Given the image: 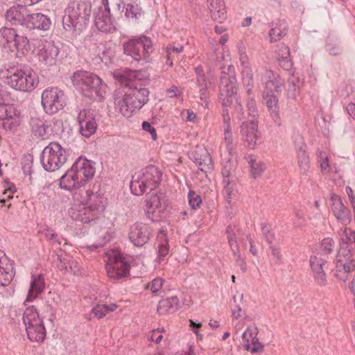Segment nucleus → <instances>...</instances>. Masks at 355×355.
<instances>
[{
  "label": "nucleus",
  "instance_id": "nucleus-4",
  "mask_svg": "<svg viewBox=\"0 0 355 355\" xmlns=\"http://www.w3.org/2000/svg\"><path fill=\"white\" fill-rule=\"evenodd\" d=\"M162 176L158 167L150 165L136 173L130 182V189L136 196H141L148 190L156 189L160 184Z\"/></svg>",
  "mask_w": 355,
  "mask_h": 355
},
{
  "label": "nucleus",
  "instance_id": "nucleus-42",
  "mask_svg": "<svg viewBox=\"0 0 355 355\" xmlns=\"http://www.w3.org/2000/svg\"><path fill=\"white\" fill-rule=\"evenodd\" d=\"M96 52L102 62L106 64H110L114 56V52L111 47L105 46L102 43L96 44Z\"/></svg>",
  "mask_w": 355,
  "mask_h": 355
},
{
  "label": "nucleus",
  "instance_id": "nucleus-26",
  "mask_svg": "<svg viewBox=\"0 0 355 355\" xmlns=\"http://www.w3.org/2000/svg\"><path fill=\"white\" fill-rule=\"evenodd\" d=\"M222 176L223 184V191L229 198L234 190V184L236 176L234 173V167L230 162H227L222 169Z\"/></svg>",
  "mask_w": 355,
  "mask_h": 355
},
{
  "label": "nucleus",
  "instance_id": "nucleus-46",
  "mask_svg": "<svg viewBox=\"0 0 355 355\" xmlns=\"http://www.w3.org/2000/svg\"><path fill=\"white\" fill-rule=\"evenodd\" d=\"M338 234L343 245V247L348 248V244L355 243V231L352 229L345 227L341 229Z\"/></svg>",
  "mask_w": 355,
  "mask_h": 355
},
{
  "label": "nucleus",
  "instance_id": "nucleus-3",
  "mask_svg": "<svg viewBox=\"0 0 355 355\" xmlns=\"http://www.w3.org/2000/svg\"><path fill=\"white\" fill-rule=\"evenodd\" d=\"M0 75L5 79L6 84L18 91H33L39 83L38 76L33 70L13 64L4 65Z\"/></svg>",
  "mask_w": 355,
  "mask_h": 355
},
{
  "label": "nucleus",
  "instance_id": "nucleus-15",
  "mask_svg": "<svg viewBox=\"0 0 355 355\" xmlns=\"http://www.w3.org/2000/svg\"><path fill=\"white\" fill-rule=\"evenodd\" d=\"M129 265L122 259L121 254L112 252L106 266L108 277L112 279H119L129 275Z\"/></svg>",
  "mask_w": 355,
  "mask_h": 355
},
{
  "label": "nucleus",
  "instance_id": "nucleus-19",
  "mask_svg": "<svg viewBox=\"0 0 355 355\" xmlns=\"http://www.w3.org/2000/svg\"><path fill=\"white\" fill-rule=\"evenodd\" d=\"M59 53L58 48L52 42L45 41L40 46L37 55L40 62L46 66L55 64Z\"/></svg>",
  "mask_w": 355,
  "mask_h": 355
},
{
  "label": "nucleus",
  "instance_id": "nucleus-24",
  "mask_svg": "<svg viewBox=\"0 0 355 355\" xmlns=\"http://www.w3.org/2000/svg\"><path fill=\"white\" fill-rule=\"evenodd\" d=\"M331 201L332 202L331 209L335 217L342 224L348 225L352 219L349 209L343 205L342 200L337 195H332Z\"/></svg>",
  "mask_w": 355,
  "mask_h": 355
},
{
  "label": "nucleus",
  "instance_id": "nucleus-2",
  "mask_svg": "<svg viewBox=\"0 0 355 355\" xmlns=\"http://www.w3.org/2000/svg\"><path fill=\"white\" fill-rule=\"evenodd\" d=\"M73 205L69 210L71 217L83 223L94 220L105 210L107 198L99 191L87 189L75 192Z\"/></svg>",
  "mask_w": 355,
  "mask_h": 355
},
{
  "label": "nucleus",
  "instance_id": "nucleus-60",
  "mask_svg": "<svg viewBox=\"0 0 355 355\" xmlns=\"http://www.w3.org/2000/svg\"><path fill=\"white\" fill-rule=\"evenodd\" d=\"M278 58H290V50L289 48L286 45H281L278 49Z\"/></svg>",
  "mask_w": 355,
  "mask_h": 355
},
{
  "label": "nucleus",
  "instance_id": "nucleus-44",
  "mask_svg": "<svg viewBox=\"0 0 355 355\" xmlns=\"http://www.w3.org/2000/svg\"><path fill=\"white\" fill-rule=\"evenodd\" d=\"M124 8H125V15L128 18L137 19L143 14L142 8L136 1L125 3Z\"/></svg>",
  "mask_w": 355,
  "mask_h": 355
},
{
  "label": "nucleus",
  "instance_id": "nucleus-64",
  "mask_svg": "<svg viewBox=\"0 0 355 355\" xmlns=\"http://www.w3.org/2000/svg\"><path fill=\"white\" fill-rule=\"evenodd\" d=\"M327 51L331 55H339L342 53V49L340 46L336 44H329Z\"/></svg>",
  "mask_w": 355,
  "mask_h": 355
},
{
  "label": "nucleus",
  "instance_id": "nucleus-33",
  "mask_svg": "<svg viewBox=\"0 0 355 355\" xmlns=\"http://www.w3.org/2000/svg\"><path fill=\"white\" fill-rule=\"evenodd\" d=\"M207 3L211 18L216 21L222 22L226 18L223 0H207Z\"/></svg>",
  "mask_w": 355,
  "mask_h": 355
},
{
  "label": "nucleus",
  "instance_id": "nucleus-27",
  "mask_svg": "<svg viewBox=\"0 0 355 355\" xmlns=\"http://www.w3.org/2000/svg\"><path fill=\"white\" fill-rule=\"evenodd\" d=\"M15 275L12 261L0 252V285L7 286L12 280Z\"/></svg>",
  "mask_w": 355,
  "mask_h": 355
},
{
  "label": "nucleus",
  "instance_id": "nucleus-11",
  "mask_svg": "<svg viewBox=\"0 0 355 355\" xmlns=\"http://www.w3.org/2000/svg\"><path fill=\"white\" fill-rule=\"evenodd\" d=\"M167 198L162 192H156L148 196L145 200L146 216L153 221L159 220L167 208Z\"/></svg>",
  "mask_w": 355,
  "mask_h": 355
},
{
  "label": "nucleus",
  "instance_id": "nucleus-40",
  "mask_svg": "<svg viewBox=\"0 0 355 355\" xmlns=\"http://www.w3.org/2000/svg\"><path fill=\"white\" fill-rule=\"evenodd\" d=\"M242 83L246 92L250 94L254 87V70L250 66L246 65L242 70Z\"/></svg>",
  "mask_w": 355,
  "mask_h": 355
},
{
  "label": "nucleus",
  "instance_id": "nucleus-10",
  "mask_svg": "<svg viewBox=\"0 0 355 355\" xmlns=\"http://www.w3.org/2000/svg\"><path fill=\"white\" fill-rule=\"evenodd\" d=\"M355 271V259L347 247H340L336 256L334 275L337 279L345 282L349 274Z\"/></svg>",
  "mask_w": 355,
  "mask_h": 355
},
{
  "label": "nucleus",
  "instance_id": "nucleus-12",
  "mask_svg": "<svg viewBox=\"0 0 355 355\" xmlns=\"http://www.w3.org/2000/svg\"><path fill=\"white\" fill-rule=\"evenodd\" d=\"M42 105L49 114L58 112L65 105L64 92L58 87L46 89L42 94Z\"/></svg>",
  "mask_w": 355,
  "mask_h": 355
},
{
  "label": "nucleus",
  "instance_id": "nucleus-56",
  "mask_svg": "<svg viewBox=\"0 0 355 355\" xmlns=\"http://www.w3.org/2000/svg\"><path fill=\"white\" fill-rule=\"evenodd\" d=\"M164 282L162 278L157 277L148 284L146 288L150 289L153 293H157L162 288Z\"/></svg>",
  "mask_w": 355,
  "mask_h": 355
},
{
  "label": "nucleus",
  "instance_id": "nucleus-17",
  "mask_svg": "<svg viewBox=\"0 0 355 355\" xmlns=\"http://www.w3.org/2000/svg\"><path fill=\"white\" fill-rule=\"evenodd\" d=\"M150 227L144 223H136L130 227L128 238L135 246H143L150 240Z\"/></svg>",
  "mask_w": 355,
  "mask_h": 355
},
{
  "label": "nucleus",
  "instance_id": "nucleus-48",
  "mask_svg": "<svg viewBox=\"0 0 355 355\" xmlns=\"http://www.w3.org/2000/svg\"><path fill=\"white\" fill-rule=\"evenodd\" d=\"M184 46L182 45H179L178 46H173L172 45H169L166 48V63L169 66H173V59L174 58L173 54V53H180L183 51Z\"/></svg>",
  "mask_w": 355,
  "mask_h": 355
},
{
  "label": "nucleus",
  "instance_id": "nucleus-9",
  "mask_svg": "<svg viewBox=\"0 0 355 355\" xmlns=\"http://www.w3.org/2000/svg\"><path fill=\"white\" fill-rule=\"evenodd\" d=\"M89 10L85 3H71L64 11L62 18L63 27L66 31L81 26L88 19Z\"/></svg>",
  "mask_w": 355,
  "mask_h": 355
},
{
  "label": "nucleus",
  "instance_id": "nucleus-50",
  "mask_svg": "<svg viewBox=\"0 0 355 355\" xmlns=\"http://www.w3.org/2000/svg\"><path fill=\"white\" fill-rule=\"evenodd\" d=\"M258 329L256 327H248L242 334V339L245 345H248L257 336Z\"/></svg>",
  "mask_w": 355,
  "mask_h": 355
},
{
  "label": "nucleus",
  "instance_id": "nucleus-43",
  "mask_svg": "<svg viewBox=\"0 0 355 355\" xmlns=\"http://www.w3.org/2000/svg\"><path fill=\"white\" fill-rule=\"evenodd\" d=\"M118 308V305L114 303L110 304H97L92 309L91 313L98 319H101L110 312L115 311Z\"/></svg>",
  "mask_w": 355,
  "mask_h": 355
},
{
  "label": "nucleus",
  "instance_id": "nucleus-39",
  "mask_svg": "<svg viewBox=\"0 0 355 355\" xmlns=\"http://www.w3.org/2000/svg\"><path fill=\"white\" fill-rule=\"evenodd\" d=\"M32 132L37 138L44 139L48 137L49 125L38 119L31 120Z\"/></svg>",
  "mask_w": 355,
  "mask_h": 355
},
{
  "label": "nucleus",
  "instance_id": "nucleus-16",
  "mask_svg": "<svg viewBox=\"0 0 355 355\" xmlns=\"http://www.w3.org/2000/svg\"><path fill=\"white\" fill-rule=\"evenodd\" d=\"M327 262V257H324L322 252L315 253L311 256L309 259L314 280L320 286H324L327 284V276L323 269V266Z\"/></svg>",
  "mask_w": 355,
  "mask_h": 355
},
{
  "label": "nucleus",
  "instance_id": "nucleus-34",
  "mask_svg": "<svg viewBox=\"0 0 355 355\" xmlns=\"http://www.w3.org/2000/svg\"><path fill=\"white\" fill-rule=\"evenodd\" d=\"M44 287L45 283L43 276L42 275H33L26 301H33L44 291Z\"/></svg>",
  "mask_w": 355,
  "mask_h": 355
},
{
  "label": "nucleus",
  "instance_id": "nucleus-45",
  "mask_svg": "<svg viewBox=\"0 0 355 355\" xmlns=\"http://www.w3.org/2000/svg\"><path fill=\"white\" fill-rule=\"evenodd\" d=\"M300 85V78L292 74L288 80V95L290 98H295L299 92Z\"/></svg>",
  "mask_w": 355,
  "mask_h": 355
},
{
  "label": "nucleus",
  "instance_id": "nucleus-59",
  "mask_svg": "<svg viewBox=\"0 0 355 355\" xmlns=\"http://www.w3.org/2000/svg\"><path fill=\"white\" fill-rule=\"evenodd\" d=\"M142 128L144 130L148 132L153 140L156 141L157 139L155 129L148 121H144L142 123Z\"/></svg>",
  "mask_w": 355,
  "mask_h": 355
},
{
  "label": "nucleus",
  "instance_id": "nucleus-14",
  "mask_svg": "<svg viewBox=\"0 0 355 355\" xmlns=\"http://www.w3.org/2000/svg\"><path fill=\"white\" fill-rule=\"evenodd\" d=\"M5 40L4 46H7L10 51H17V53L24 55L30 50L29 41L26 37L17 34L12 28H5L2 32Z\"/></svg>",
  "mask_w": 355,
  "mask_h": 355
},
{
  "label": "nucleus",
  "instance_id": "nucleus-20",
  "mask_svg": "<svg viewBox=\"0 0 355 355\" xmlns=\"http://www.w3.org/2000/svg\"><path fill=\"white\" fill-rule=\"evenodd\" d=\"M93 15L95 25L99 31L105 33H111L114 31L110 12L107 9L98 7L94 9Z\"/></svg>",
  "mask_w": 355,
  "mask_h": 355
},
{
  "label": "nucleus",
  "instance_id": "nucleus-5",
  "mask_svg": "<svg viewBox=\"0 0 355 355\" xmlns=\"http://www.w3.org/2000/svg\"><path fill=\"white\" fill-rule=\"evenodd\" d=\"M73 85L89 98H103L105 94V85L96 75L85 71H78L73 73Z\"/></svg>",
  "mask_w": 355,
  "mask_h": 355
},
{
  "label": "nucleus",
  "instance_id": "nucleus-18",
  "mask_svg": "<svg viewBox=\"0 0 355 355\" xmlns=\"http://www.w3.org/2000/svg\"><path fill=\"white\" fill-rule=\"evenodd\" d=\"M80 125V132L85 137H89L96 132L97 123L93 113L89 110H81L78 116Z\"/></svg>",
  "mask_w": 355,
  "mask_h": 355
},
{
  "label": "nucleus",
  "instance_id": "nucleus-61",
  "mask_svg": "<svg viewBox=\"0 0 355 355\" xmlns=\"http://www.w3.org/2000/svg\"><path fill=\"white\" fill-rule=\"evenodd\" d=\"M166 93L169 98L180 97L182 94L178 87L175 85H173L170 88L167 89L166 90Z\"/></svg>",
  "mask_w": 355,
  "mask_h": 355
},
{
  "label": "nucleus",
  "instance_id": "nucleus-25",
  "mask_svg": "<svg viewBox=\"0 0 355 355\" xmlns=\"http://www.w3.org/2000/svg\"><path fill=\"white\" fill-rule=\"evenodd\" d=\"M30 12L26 8L23 6H13L7 10L6 19L12 25H20L26 26Z\"/></svg>",
  "mask_w": 355,
  "mask_h": 355
},
{
  "label": "nucleus",
  "instance_id": "nucleus-13",
  "mask_svg": "<svg viewBox=\"0 0 355 355\" xmlns=\"http://www.w3.org/2000/svg\"><path fill=\"white\" fill-rule=\"evenodd\" d=\"M254 72L257 78L264 84L263 92L264 94L268 95L270 93L280 92L284 87V80L278 73L262 67L255 68Z\"/></svg>",
  "mask_w": 355,
  "mask_h": 355
},
{
  "label": "nucleus",
  "instance_id": "nucleus-57",
  "mask_svg": "<svg viewBox=\"0 0 355 355\" xmlns=\"http://www.w3.org/2000/svg\"><path fill=\"white\" fill-rule=\"evenodd\" d=\"M283 35H284V33L279 28H272L269 33L270 42H274L281 39Z\"/></svg>",
  "mask_w": 355,
  "mask_h": 355
},
{
  "label": "nucleus",
  "instance_id": "nucleus-49",
  "mask_svg": "<svg viewBox=\"0 0 355 355\" xmlns=\"http://www.w3.org/2000/svg\"><path fill=\"white\" fill-rule=\"evenodd\" d=\"M223 141L228 151L231 153L234 148L232 128L223 129Z\"/></svg>",
  "mask_w": 355,
  "mask_h": 355
},
{
  "label": "nucleus",
  "instance_id": "nucleus-30",
  "mask_svg": "<svg viewBox=\"0 0 355 355\" xmlns=\"http://www.w3.org/2000/svg\"><path fill=\"white\" fill-rule=\"evenodd\" d=\"M60 185L62 189L69 191L84 186L83 182H80L78 174L73 166L60 178Z\"/></svg>",
  "mask_w": 355,
  "mask_h": 355
},
{
  "label": "nucleus",
  "instance_id": "nucleus-38",
  "mask_svg": "<svg viewBox=\"0 0 355 355\" xmlns=\"http://www.w3.org/2000/svg\"><path fill=\"white\" fill-rule=\"evenodd\" d=\"M157 258L156 261L161 263L164 260V257L168 255L169 246L166 234L164 232H159L157 234Z\"/></svg>",
  "mask_w": 355,
  "mask_h": 355
},
{
  "label": "nucleus",
  "instance_id": "nucleus-55",
  "mask_svg": "<svg viewBox=\"0 0 355 355\" xmlns=\"http://www.w3.org/2000/svg\"><path fill=\"white\" fill-rule=\"evenodd\" d=\"M295 224L297 227H303L306 223V217L304 212L300 209H295L294 211Z\"/></svg>",
  "mask_w": 355,
  "mask_h": 355
},
{
  "label": "nucleus",
  "instance_id": "nucleus-22",
  "mask_svg": "<svg viewBox=\"0 0 355 355\" xmlns=\"http://www.w3.org/2000/svg\"><path fill=\"white\" fill-rule=\"evenodd\" d=\"M237 88L234 81L228 78H223L220 85L219 98L224 107L230 106L233 102L234 95L236 93Z\"/></svg>",
  "mask_w": 355,
  "mask_h": 355
},
{
  "label": "nucleus",
  "instance_id": "nucleus-23",
  "mask_svg": "<svg viewBox=\"0 0 355 355\" xmlns=\"http://www.w3.org/2000/svg\"><path fill=\"white\" fill-rule=\"evenodd\" d=\"M73 166L78 174L80 182H83V185L94 177L96 172L92 162L82 157H79Z\"/></svg>",
  "mask_w": 355,
  "mask_h": 355
},
{
  "label": "nucleus",
  "instance_id": "nucleus-37",
  "mask_svg": "<svg viewBox=\"0 0 355 355\" xmlns=\"http://www.w3.org/2000/svg\"><path fill=\"white\" fill-rule=\"evenodd\" d=\"M247 159L251 177L254 179L260 178L266 168L265 163L257 160L253 155H249Z\"/></svg>",
  "mask_w": 355,
  "mask_h": 355
},
{
  "label": "nucleus",
  "instance_id": "nucleus-7",
  "mask_svg": "<svg viewBox=\"0 0 355 355\" xmlns=\"http://www.w3.org/2000/svg\"><path fill=\"white\" fill-rule=\"evenodd\" d=\"M123 51L135 61H147L153 51V43L149 37L141 35L124 43Z\"/></svg>",
  "mask_w": 355,
  "mask_h": 355
},
{
  "label": "nucleus",
  "instance_id": "nucleus-53",
  "mask_svg": "<svg viewBox=\"0 0 355 355\" xmlns=\"http://www.w3.org/2000/svg\"><path fill=\"white\" fill-rule=\"evenodd\" d=\"M189 204L191 207L193 209L198 207L202 203V199L200 196L197 194L196 192L190 191L188 194Z\"/></svg>",
  "mask_w": 355,
  "mask_h": 355
},
{
  "label": "nucleus",
  "instance_id": "nucleus-47",
  "mask_svg": "<svg viewBox=\"0 0 355 355\" xmlns=\"http://www.w3.org/2000/svg\"><path fill=\"white\" fill-rule=\"evenodd\" d=\"M245 350L252 354L261 353L264 350V345L259 340L257 336L248 345H244Z\"/></svg>",
  "mask_w": 355,
  "mask_h": 355
},
{
  "label": "nucleus",
  "instance_id": "nucleus-31",
  "mask_svg": "<svg viewBox=\"0 0 355 355\" xmlns=\"http://www.w3.org/2000/svg\"><path fill=\"white\" fill-rule=\"evenodd\" d=\"M192 159L197 165L198 170L207 175L211 168V157L206 149H200L192 153Z\"/></svg>",
  "mask_w": 355,
  "mask_h": 355
},
{
  "label": "nucleus",
  "instance_id": "nucleus-41",
  "mask_svg": "<svg viewBox=\"0 0 355 355\" xmlns=\"http://www.w3.org/2000/svg\"><path fill=\"white\" fill-rule=\"evenodd\" d=\"M320 168L324 174L331 173H338L340 170L334 165L331 166L327 155L325 152L320 151L318 155Z\"/></svg>",
  "mask_w": 355,
  "mask_h": 355
},
{
  "label": "nucleus",
  "instance_id": "nucleus-6",
  "mask_svg": "<svg viewBox=\"0 0 355 355\" xmlns=\"http://www.w3.org/2000/svg\"><path fill=\"white\" fill-rule=\"evenodd\" d=\"M40 160L45 171L53 172L66 163L67 156L65 150L60 144L57 142H51L43 150Z\"/></svg>",
  "mask_w": 355,
  "mask_h": 355
},
{
  "label": "nucleus",
  "instance_id": "nucleus-21",
  "mask_svg": "<svg viewBox=\"0 0 355 355\" xmlns=\"http://www.w3.org/2000/svg\"><path fill=\"white\" fill-rule=\"evenodd\" d=\"M19 123V116L16 109L10 105L0 103V124L10 130Z\"/></svg>",
  "mask_w": 355,
  "mask_h": 355
},
{
  "label": "nucleus",
  "instance_id": "nucleus-52",
  "mask_svg": "<svg viewBox=\"0 0 355 355\" xmlns=\"http://www.w3.org/2000/svg\"><path fill=\"white\" fill-rule=\"evenodd\" d=\"M230 227H227V232L228 234V242L233 254H235L240 252L239 247L237 243L236 235L234 233L230 232Z\"/></svg>",
  "mask_w": 355,
  "mask_h": 355
},
{
  "label": "nucleus",
  "instance_id": "nucleus-29",
  "mask_svg": "<svg viewBox=\"0 0 355 355\" xmlns=\"http://www.w3.org/2000/svg\"><path fill=\"white\" fill-rule=\"evenodd\" d=\"M257 123L254 120L243 122L241 125L242 138L251 148H254L257 144Z\"/></svg>",
  "mask_w": 355,
  "mask_h": 355
},
{
  "label": "nucleus",
  "instance_id": "nucleus-58",
  "mask_svg": "<svg viewBox=\"0 0 355 355\" xmlns=\"http://www.w3.org/2000/svg\"><path fill=\"white\" fill-rule=\"evenodd\" d=\"M69 258L70 257L67 254L58 256V263H57V266L60 270H63L64 272L68 270L67 262L69 261Z\"/></svg>",
  "mask_w": 355,
  "mask_h": 355
},
{
  "label": "nucleus",
  "instance_id": "nucleus-62",
  "mask_svg": "<svg viewBox=\"0 0 355 355\" xmlns=\"http://www.w3.org/2000/svg\"><path fill=\"white\" fill-rule=\"evenodd\" d=\"M199 97L200 100L205 103V105L207 104L209 98V91L207 89V86L199 87Z\"/></svg>",
  "mask_w": 355,
  "mask_h": 355
},
{
  "label": "nucleus",
  "instance_id": "nucleus-32",
  "mask_svg": "<svg viewBox=\"0 0 355 355\" xmlns=\"http://www.w3.org/2000/svg\"><path fill=\"white\" fill-rule=\"evenodd\" d=\"M51 25V21L47 16L42 13L29 14L26 28L30 29L47 30Z\"/></svg>",
  "mask_w": 355,
  "mask_h": 355
},
{
  "label": "nucleus",
  "instance_id": "nucleus-28",
  "mask_svg": "<svg viewBox=\"0 0 355 355\" xmlns=\"http://www.w3.org/2000/svg\"><path fill=\"white\" fill-rule=\"evenodd\" d=\"M295 146L297 150V163L300 172L302 174H306L310 168L309 157L306 153V144L301 137L295 139Z\"/></svg>",
  "mask_w": 355,
  "mask_h": 355
},
{
  "label": "nucleus",
  "instance_id": "nucleus-51",
  "mask_svg": "<svg viewBox=\"0 0 355 355\" xmlns=\"http://www.w3.org/2000/svg\"><path fill=\"white\" fill-rule=\"evenodd\" d=\"M334 245V241L331 238H327L323 239L320 245V251L319 252H322V254L324 257H327V255L331 253L333 251V248Z\"/></svg>",
  "mask_w": 355,
  "mask_h": 355
},
{
  "label": "nucleus",
  "instance_id": "nucleus-36",
  "mask_svg": "<svg viewBox=\"0 0 355 355\" xmlns=\"http://www.w3.org/2000/svg\"><path fill=\"white\" fill-rule=\"evenodd\" d=\"M179 304V300L177 297H172L159 301L157 311L159 314L165 315L175 312Z\"/></svg>",
  "mask_w": 355,
  "mask_h": 355
},
{
  "label": "nucleus",
  "instance_id": "nucleus-8",
  "mask_svg": "<svg viewBox=\"0 0 355 355\" xmlns=\"http://www.w3.org/2000/svg\"><path fill=\"white\" fill-rule=\"evenodd\" d=\"M27 336L31 341L42 342L46 336V330L42 319L35 308L28 307L23 315Z\"/></svg>",
  "mask_w": 355,
  "mask_h": 355
},
{
  "label": "nucleus",
  "instance_id": "nucleus-54",
  "mask_svg": "<svg viewBox=\"0 0 355 355\" xmlns=\"http://www.w3.org/2000/svg\"><path fill=\"white\" fill-rule=\"evenodd\" d=\"M68 264V270L65 273H71L74 275H79L81 274V268L79 263L71 257L69 258Z\"/></svg>",
  "mask_w": 355,
  "mask_h": 355
},
{
  "label": "nucleus",
  "instance_id": "nucleus-1",
  "mask_svg": "<svg viewBox=\"0 0 355 355\" xmlns=\"http://www.w3.org/2000/svg\"><path fill=\"white\" fill-rule=\"evenodd\" d=\"M140 74V71L127 68L114 73L115 78L128 87L124 94L114 98L115 110L124 116L130 117L135 111L140 110L148 101V89L141 85L137 86L135 83Z\"/></svg>",
  "mask_w": 355,
  "mask_h": 355
},
{
  "label": "nucleus",
  "instance_id": "nucleus-63",
  "mask_svg": "<svg viewBox=\"0 0 355 355\" xmlns=\"http://www.w3.org/2000/svg\"><path fill=\"white\" fill-rule=\"evenodd\" d=\"M230 116L229 114L228 110L225 109L223 110V129L224 128H231L232 125L230 124Z\"/></svg>",
  "mask_w": 355,
  "mask_h": 355
},
{
  "label": "nucleus",
  "instance_id": "nucleus-35",
  "mask_svg": "<svg viewBox=\"0 0 355 355\" xmlns=\"http://www.w3.org/2000/svg\"><path fill=\"white\" fill-rule=\"evenodd\" d=\"M263 97L266 101V106L270 111V116L274 122L277 125H280L281 119L279 114L278 99L277 96L272 93L267 95L263 92Z\"/></svg>",
  "mask_w": 355,
  "mask_h": 355
}]
</instances>
